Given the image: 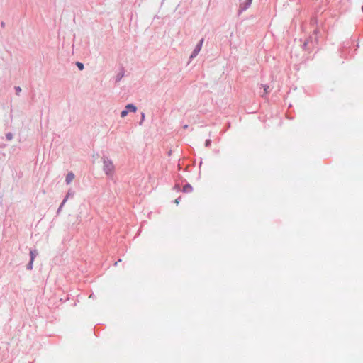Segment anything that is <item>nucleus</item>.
I'll list each match as a JSON object with an SVG mask.
<instances>
[{
	"instance_id": "obj_1",
	"label": "nucleus",
	"mask_w": 363,
	"mask_h": 363,
	"mask_svg": "<svg viewBox=\"0 0 363 363\" xmlns=\"http://www.w3.org/2000/svg\"><path fill=\"white\" fill-rule=\"evenodd\" d=\"M103 160V170L107 176H111L113 174L114 171V165L111 159L108 158L106 156L102 157Z\"/></svg>"
},
{
	"instance_id": "obj_2",
	"label": "nucleus",
	"mask_w": 363,
	"mask_h": 363,
	"mask_svg": "<svg viewBox=\"0 0 363 363\" xmlns=\"http://www.w3.org/2000/svg\"><path fill=\"white\" fill-rule=\"evenodd\" d=\"M203 41H204V38H201L199 40V42L196 44V45L195 46V48H194V49L193 50V52H191V55L189 57L190 60H192L193 58H194L195 57L197 56V55L199 54V52L201 50Z\"/></svg>"
},
{
	"instance_id": "obj_3",
	"label": "nucleus",
	"mask_w": 363,
	"mask_h": 363,
	"mask_svg": "<svg viewBox=\"0 0 363 363\" xmlns=\"http://www.w3.org/2000/svg\"><path fill=\"white\" fill-rule=\"evenodd\" d=\"M252 1L246 0L244 3L240 4V8L238 10V14H240L244 11L247 10L251 5Z\"/></svg>"
},
{
	"instance_id": "obj_4",
	"label": "nucleus",
	"mask_w": 363,
	"mask_h": 363,
	"mask_svg": "<svg viewBox=\"0 0 363 363\" xmlns=\"http://www.w3.org/2000/svg\"><path fill=\"white\" fill-rule=\"evenodd\" d=\"M125 110H128V112L135 113L137 111V107L133 104H128L125 107Z\"/></svg>"
},
{
	"instance_id": "obj_5",
	"label": "nucleus",
	"mask_w": 363,
	"mask_h": 363,
	"mask_svg": "<svg viewBox=\"0 0 363 363\" xmlns=\"http://www.w3.org/2000/svg\"><path fill=\"white\" fill-rule=\"evenodd\" d=\"M74 179V174L73 172H70L67 173L65 178V182L67 184H69L72 182V181Z\"/></svg>"
},
{
	"instance_id": "obj_6",
	"label": "nucleus",
	"mask_w": 363,
	"mask_h": 363,
	"mask_svg": "<svg viewBox=\"0 0 363 363\" xmlns=\"http://www.w3.org/2000/svg\"><path fill=\"white\" fill-rule=\"evenodd\" d=\"M29 255H30V260L34 262L35 258L38 255V252L36 249H31V250H30Z\"/></svg>"
},
{
	"instance_id": "obj_7",
	"label": "nucleus",
	"mask_w": 363,
	"mask_h": 363,
	"mask_svg": "<svg viewBox=\"0 0 363 363\" xmlns=\"http://www.w3.org/2000/svg\"><path fill=\"white\" fill-rule=\"evenodd\" d=\"M74 195V191L72 189H69L67 192V194L65 196V197L63 199V201L64 203H66V201H67V199L69 198V197H73Z\"/></svg>"
},
{
	"instance_id": "obj_8",
	"label": "nucleus",
	"mask_w": 363,
	"mask_h": 363,
	"mask_svg": "<svg viewBox=\"0 0 363 363\" xmlns=\"http://www.w3.org/2000/svg\"><path fill=\"white\" fill-rule=\"evenodd\" d=\"M193 191L192 186L189 184H186L184 186L182 191L184 193H190Z\"/></svg>"
},
{
	"instance_id": "obj_9",
	"label": "nucleus",
	"mask_w": 363,
	"mask_h": 363,
	"mask_svg": "<svg viewBox=\"0 0 363 363\" xmlns=\"http://www.w3.org/2000/svg\"><path fill=\"white\" fill-rule=\"evenodd\" d=\"M124 77V69L123 68L121 69V72L118 73L116 78V82H119L121 79Z\"/></svg>"
},
{
	"instance_id": "obj_10",
	"label": "nucleus",
	"mask_w": 363,
	"mask_h": 363,
	"mask_svg": "<svg viewBox=\"0 0 363 363\" xmlns=\"http://www.w3.org/2000/svg\"><path fill=\"white\" fill-rule=\"evenodd\" d=\"M33 267V261L30 260L29 262L26 265V269L28 270H32Z\"/></svg>"
},
{
	"instance_id": "obj_11",
	"label": "nucleus",
	"mask_w": 363,
	"mask_h": 363,
	"mask_svg": "<svg viewBox=\"0 0 363 363\" xmlns=\"http://www.w3.org/2000/svg\"><path fill=\"white\" fill-rule=\"evenodd\" d=\"M13 133H10V132H9V133H7L6 134V139L7 140L10 141V140H11L13 139Z\"/></svg>"
},
{
	"instance_id": "obj_12",
	"label": "nucleus",
	"mask_w": 363,
	"mask_h": 363,
	"mask_svg": "<svg viewBox=\"0 0 363 363\" xmlns=\"http://www.w3.org/2000/svg\"><path fill=\"white\" fill-rule=\"evenodd\" d=\"M76 65L79 68V70H83L84 68V64L82 62H77Z\"/></svg>"
},
{
	"instance_id": "obj_13",
	"label": "nucleus",
	"mask_w": 363,
	"mask_h": 363,
	"mask_svg": "<svg viewBox=\"0 0 363 363\" xmlns=\"http://www.w3.org/2000/svg\"><path fill=\"white\" fill-rule=\"evenodd\" d=\"M262 86L264 88V94H267L269 92V86L262 84Z\"/></svg>"
},
{
	"instance_id": "obj_14",
	"label": "nucleus",
	"mask_w": 363,
	"mask_h": 363,
	"mask_svg": "<svg viewBox=\"0 0 363 363\" xmlns=\"http://www.w3.org/2000/svg\"><path fill=\"white\" fill-rule=\"evenodd\" d=\"M14 89H15V91H16V94L17 96H19V95H20V93H21V88L20 86H16L14 87Z\"/></svg>"
},
{
	"instance_id": "obj_15",
	"label": "nucleus",
	"mask_w": 363,
	"mask_h": 363,
	"mask_svg": "<svg viewBox=\"0 0 363 363\" xmlns=\"http://www.w3.org/2000/svg\"><path fill=\"white\" fill-rule=\"evenodd\" d=\"M128 110L124 109V110H123V111L121 112V116L122 118H124V117H125V116L128 115Z\"/></svg>"
},
{
	"instance_id": "obj_16",
	"label": "nucleus",
	"mask_w": 363,
	"mask_h": 363,
	"mask_svg": "<svg viewBox=\"0 0 363 363\" xmlns=\"http://www.w3.org/2000/svg\"><path fill=\"white\" fill-rule=\"evenodd\" d=\"M211 145V139H206V141H205V146L206 147H210Z\"/></svg>"
},
{
	"instance_id": "obj_17",
	"label": "nucleus",
	"mask_w": 363,
	"mask_h": 363,
	"mask_svg": "<svg viewBox=\"0 0 363 363\" xmlns=\"http://www.w3.org/2000/svg\"><path fill=\"white\" fill-rule=\"evenodd\" d=\"M145 115L144 113H141V120L139 122V125H141L143 124V122L145 120Z\"/></svg>"
},
{
	"instance_id": "obj_18",
	"label": "nucleus",
	"mask_w": 363,
	"mask_h": 363,
	"mask_svg": "<svg viewBox=\"0 0 363 363\" xmlns=\"http://www.w3.org/2000/svg\"><path fill=\"white\" fill-rule=\"evenodd\" d=\"M65 203H64V201H62V202L61 203V204L60 205V206H59V208L57 209V213H59L61 211V210H62L63 206L65 205Z\"/></svg>"
},
{
	"instance_id": "obj_19",
	"label": "nucleus",
	"mask_w": 363,
	"mask_h": 363,
	"mask_svg": "<svg viewBox=\"0 0 363 363\" xmlns=\"http://www.w3.org/2000/svg\"><path fill=\"white\" fill-rule=\"evenodd\" d=\"M180 188L179 185V184H175L174 186V189H176V190H179Z\"/></svg>"
},
{
	"instance_id": "obj_20",
	"label": "nucleus",
	"mask_w": 363,
	"mask_h": 363,
	"mask_svg": "<svg viewBox=\"0 0 363 363\" xmlns=\"http://www.w3.org/2000/svg\"><path fill=\"white\" fill-rule=\"evenodd\" d=\"M180 199H181V197H179L177 199H175V201H174L175 203L178 204L179 203Z\"/></svg>"
},
{
	"instance_id": "obj_21",
	"label": "nucleus",
	"mask_w": 363,
	"mask_h": 363,
	"mask_svg": "<svg viewBox=\"0 0 363 363\" xmlns=\"http://www.w3.org/2000/svg\"><path fill=\"white\" fill-rule=\"evenodd\" d=\"M1 27L3 28L5 27V23L4 21L1 23Z\"/></svg>"
},
{
	"instance_id": "obj_22",
	"label": "nucleus",
	"mask_w": 363,
	"mask_h": 363,
	"mask_svg": "<svg viewBox=\"0 0 363 363\" xmlns=\"http://www.w3.org/2000/svg\"><path fill=\"white\" fill-rule=\"evenodd\" d=\"M121 262V259H119L117 262H115L114 265L116 266L118 264H119V262Z\"/></svg>"
},
{
	"instance_id": "obj_23",
	"label": "nucleus",
	"mask_w": 363,
	"mask_h": 363,
	"mask_svg": "<svg viewBox=\"0 0 363 363\" xmlns=\"http://www.w3.org/2000/svg\"><path fill=\"white\" fill-rule=\"evenodd\" d=\"M318 32H319V31H318V29H315V30H314L313 33H314L315 35H317Z\"/></svg>"
},
{
	"instance_id": "obj_24",
	"label": "nucleus",
	"mask_w": 363,
	"mask_h": 363,
	"mask_svg": "<svg viewBox=\"0 0 363 363\" xmlns=\"http://www.w3.org/2000/svg\"><path fill=\"white\" fill-rule=\"evenodd\" d=\"M183 128H184V129L187 128H188V125H184V127H183Z\"/></svg>"
},
{
	"instance_id": "obj_25",
	"label": "nucleus",
	"mask_w": 363,
	"mask_h": 363,
	"mask_svg": "<svg viewBox=\"0 0 363 363\" xmlns=\"http://www.w3.org/2000/svg\"><path fill=\"white\" fill-rule=\"evenodd\" d=\"M306 45H307V43H305L303 44V47H306Z\"/></svg>"
},
{
	"instance_id": "obj_26",
	"label": "nucleus",
	"mask_w": 363,
	"mask_h": 363,
	"mask_svg": "<svg viewBox=\"0 0 363 363\" xmlns=\"http://www.w3.org/2000/svg\"><path fill=\"white\" fill-rule=\"evenodd\" d=\"M171 153H172V151L170 150V151H169L168 155H170Z\"/></svg>"
},
{
	"instance_id": "obj_27",
	"label": "nucleus",
	"mask_w": 363,
	"mask_h": 363,
	"mask_svg": "<svg viewBox=\"0 0 363 363\" xmlns=\"http://www.w3.org/2000/svg\"><path fill=\"white\" fill-rule=\"evenodd\" d=\"M362 12H363V6H362Z\"/></svg>"
}]
</instances>
